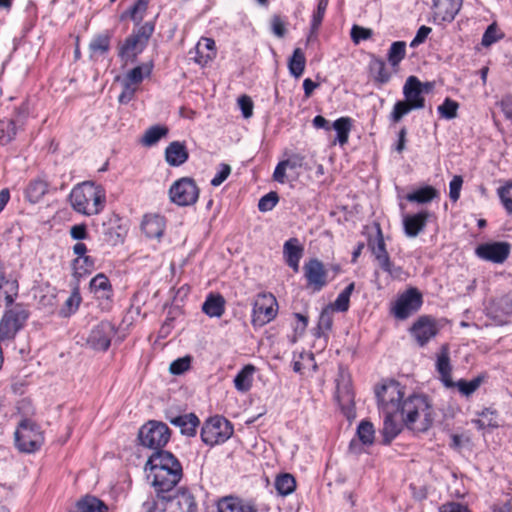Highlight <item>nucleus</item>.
<instances>
[{
  "label": "nucleus",
  "instance_id": "obj_39",
  "mask_svg": "<svg viewBox=\"0 0 512 512\" xmlns=\"http://www.w3.org/2000/svg\"><path fill=\"white\" fill-rule=\"evenodd\" d=\"M275 488L279 495L287 496L294 492L296 480L289 473L280 474L275 479Z\"/></svg>",
  "mask_w": 512,
  "mask_h": 512
},
{
  "label": "nucleus",
  "instance_id": "obj_40",
  "mask_svg": "<svg viewBox=\"0 0 512 512\" xmlns=\"http://www.w3.org/2000/svg\"><path fill=\"white\" fill-rule=\"evenodd\" d=\"M305 64L306 59L303 51L300 48H296L288 62L290 74L295 78H299L304 72Z\"/></svg>",
  "mask_w": 512,
  "mask_h": 512
},
{
  "label": "nucleus",
  "instance_id": "obj_48",
  "mask_svg": "<svg viewBox=\"0 0 512 512\" xmlns=\"http://www.w3.org/2000/svg\"><path fill=\"white\" fill-rule=\"evenodd\" d=\"M357 435L363 444L371 445L375 438L373 424L369 421H362L357 428Z\"/></svg>",
  "mask_w": 512,
  "mask_h": 512
},
{
  "label": "nucleus",
  "instance_id": "obj_5",
  "mask_svg": "<svg viewBox=\"0 0 512 512\" xmlns=\"http://www.w3.org/2000/svg\"><path fill=\"white\" fill-rule=\"evenodd\" d=\"M422 94L423 84L416 76H409L403 86L405 100L395 103L390 115L391 120L397 123L410 111L423 109L425 98Z\"/></svg>",
  "mask_w": 512,
  "mask_h": 512
},
{
  "label": "nucleus",
  "instance_id": "obj_47",
  "mask_svg": "<svg viewBox=\"0 0 512 512\" xmlns=\"http://www.w3.org/2000/svg\"><path fill=\"white\" fill-rule=\"evenodd\" d=\"M374 80L380 84H385L390 80L391 74L386 68V64L381 59H375L370 65Z\"/></svg>",
  "mask_w": 512,
  "mask_h": 512
},
{
  "label": "nucleus",
  "instance_id": "obj_49",
  "mask_svg": "<svg viewBox=\"0 0 512 512\" xmlns=\"http://www.w3.org/2000/svg\"><path fill=\"white\" fill-rule=\"evenodd\" d=\"M81 296L78 289H74L70 296L66 299L64 306L62 307L60 314L64 317L70 316L75 313L80 305Z\"/></svg>",
  "mask_w": 512,
  "mask_h": 512
},
{
  "label": "nucleus",
  "instance_id": "obj_12",
  "mask_svg": "<svg viewBox=\"0 0 512 512\" xmlns=\"http://www.w3.org/2000/svg\"><path fill=\"white\" fill-rule=\"evenodd\" d=\"M199 188L191 177H182L170 186L169 200L177 206L185 207L193 205L199 198Z\"/></svg>",
  "mask_w": 512,
  "mask_h": 512
},
{
  "label": "nucleus",
  "instance_id": "obj_50",
  "mask_svg": "<svg viewBox=\"0 0 512 512\" xmlns=\"http://www.w3.org/2000/svg\"><path fill=\"white\" fill-rule=\"evenodd\" d=\"M458 108L459 104L455 100L446 98L437 110L442 118L452 120L457 117Z\"/></svg>",
  "mask_w": 512,
  "mask_h": 512
},
{
  "label": "nucleus",
  "instance_id": "obj_60",
  "mask_svg": "<svg viewBox=\"0 0 512 512\" xmlns=\"http://www.w3.org/2000/svg\"><path fill=\"white\" fill-rule=\"evenodd\" d=\"M148 7V0H137L136 3L130 8V17L133 21L142 20Z\"/></svg>",
  "mask_w": 512,
  "mask_h": 512
},
{
  "label": "nucleus",
  "instance_id": "obj_46",
  "mask_svg": "<svg viewBox=\"0 0 512 512\" xmlns=\"http://www.w3.org/2000/svg\"><path fill=\"white\" fill-rule=\"evenodd\" d=\"M437 195V191L432 186L420 188L407 195V200L410 202L427 203L433 200Z\"/></svg>",
  "mask_w": 512,
  "mask_h": 512
},
{
  "label": "nucleus",
  "instance_id": "obj_51",
  "mask_svg": "<svg viewBox=\"0 0 512 512\" xmlns=\"http://www.w3.org/2000/svg\"><path fill=\"white\" fill-rule=\"evenodd\" d=\"M110 48V37L107 34H101L94 37L90 44L89 49L94 54H104Z\"/></svg>",
  "mask_w": 512,
  "mask_h": 512
},
{
  "label": "nucleus",
  "instance_id": "obj_55",
  "mask_svg": "<svg viewBox=\"0 0 512 512\" xmlns=\"http://www.w3.org/2000/svg\"><path fill=\"white\" fill-rule=\"evenodd\" d=\"M329 0H319L317 9L312 15L311 20V30L312 32H316L318 28L320 27L322 20L324 18V15L326 13L327 7H328Z\"/></svg>",
  "mask_w": 512,
  "mask_h": 512
},
{
  "label": "nucleus",
  "instance_id": "obj_44",
  "mask_svg": "<svg viewBox=\"0 0 512 512\" xmlns=\"http://www.w3.org/2000/svg\"><path fill=\"white\" fill-rule=\"evenodd\" d=\"M406 56V43L404 41H396L391 44L387 54L388 62L391 66L396 67Z\"/></svg>",
  "mask_w": 512,
  "mask_h": 512
},
{
  "label": "nucleus",
  "instance_id": "obj_10",
  "mask_svg": "<svg viewBox=\"0 0 512 512\" xmlns=\"http://www.w3.org/2000/svg\"><path fill=\"white\" fill-rule=\"evenodd\" d=\"M44 438L37 424L29 419L22 420L15 431V444L17 448L26 453L38 450Z\"/></svg>",
  "mask_w": 512,
  "mask_h": 512
},
{
  "label": "nucleus",
  "instance_id": "obj_41",
  "mask_svg": "<svg viewBox=\"0 0 512 512\" xmlns=\"http://www.w3.org/2000/svg\"><path fill=\"white\" fill-rule=\"evenodd\" d=\"M19 127L14 120H0V144L6 145L11 142L15 138Z\"/></svg>",
  "mask_w": 512,
  "mask_h": 512
},
{
  "label": "nucleus",
  "instance_id": "obj_57",
  "mask_svg": "<svg viewBox=\"0 0 512 512\" xmlns=\"http://www.w3.org/2000/svg\"><path fill=\"white\" fill-rule=\"evenodd\" d=\"M279 201L278 194L274 191L269 192L260 198L258 202V209L261 212L271 211Z\"/></svg>",
  "mask_w": 512,
  "mask_h": 512
},
{
  "label": "nucleus",
  "instance_id": "obj_15",
  "mask_svg": "<svg viewBox=\"0 0 512 512\" xmlns=\"http://www.w3.org/2000/svg\"><path fill=\"white\" fill-rule=\"evenodd\" d=\"M116 334L115 326L109 321H101L87 337V345L97 351H106Z\"/></svg>",
  "mask_w": 512,
  "mask_h": 512
},
{
  "label": "nucleus",
  "instance_id": "obj_59",
  "mask_svg": "<svg viewBox=\"0 0 512 512\" xmlns=\"http://www.w3.org/2000/svg\"><path fill=\"white\" fill-rule=\"evenodd\" d=\"M501 37L502 35L499 33L496 24L493 23L489 25L484 32L481 43L483 46L488 47L499 40Z\"/></svg>",
  "mask_w": 512,
  "mask_h": 512
},
{
  "label": "nucleus",
  "instance_id": "obj_34",
  "mask_svg": "<svg viewBox=\"0 0 512 512\" xmlns=\"http://www.w3.org/2000/svg\"><path fill=\"white\" fill-rule=\"evenodd\" d=\"M225 301L221 295H209L203 303V312L210 317H220L224 313Z\"/></svg>",
  "mask_w": 512,
  "mask_h": 512
},
{
  "label": "nucleus",
  "instance_id": "obj_2",
  "mask_svg": "<svg viewBox=\"0 0 512 512\" xmlns=\"http://www.w3.org/2000/svg\"><path fill=\"white\" fill-rule=\"evenodd\" d=\"M69 199L76 212L92 216L103 210L106 196L101 186L93 182H83L72 189Z\"/></svg>",
  "mask_w": 512,
  "mask_h": 512
},
{
  "label": "nucleus",
  "instance_id": "obj_31",
  "mask_svg": "<svg viewBox=\"0 0 512 512\" xmlns=\"http://www.w3.org/2000/svg\"><path fill=\"white\" fill-rule=\"evenodd\" d=\"M218 512H254L251 506L241 499L228 496L220 499L217 504Z\"/></svg>",
  "mask_w": 512,
  "mask_h": 512
},
{
  "label": "nucleus",
  "instance_id": "obj_38",
  "mask_svg": "<svg viewBox=\"0 0 512 512\" xmlns=\"http://www.w3.org/2000/svg\"><path fill=\"white\" fill-rule=\"evenodd\" d=\"M369 246L371 247L372 253L375 256L378 264L383 261H387V259L389 258V254L386 250V245H385V241L383 238V234H382L381 228L379 226H377L376 239L374 241L370 240Z\"/></svg>",
  "mask_w": 512,
  "mask_h": 512
},
{
  "label": "nucleus",
  "instance_id": "obj_1",
  "mask_svg": "<svg viewBox=\"0 0 512 512\" xmlns=\"http://www.w3.org/2000/svg\"><path fill=\"white\" fill-rule=\"evenodd\" d=\"M145 469L149 470L147 479L155 490L168 492L182 478V466L177 458L168 451H157L148 458Z\"/></svg>",
  "mask_w": 512,
  "mask_h": 512
},
{
  "label": "nucleus",
  "instance_id": "obj_7",
  "mask_svg": "<svg viewBox=\"0 0 512 512\" xmlns=\"http://www.w3.org/2000/svg\"><path fill=\"white\" fill-rule=\"evenodd\" d=\"M234 428L229 420L214 416L206 420L201 429V439L208 446L225 443L233 435Z\"/></svg>",
  "mask_w": 512,
  "mask_h": 512
},
{
  "label": "nucleus",
  "instance_id": "obj_16",
  "mask_svg": "<svg viewBox=\"0 0 512 512\" xmlns=\"http://www.w3.org/2000/svg\"><path fill=\"white\" fill-rule=\"evenodd\" d=\"M422 295L416 288L408 289L396 301L393 313L398 319H406L421 307Z\"/></svg>",
  "mask_w": 512,
  "mask_h": 512
},
{
  "label": "nucleus",
  "instance_id": "obj_43",
  "mask_svg": "<svg viewBox=\"0 0 512 512\" xmlns=\"http://www.w3.org/2000/svg\"><path fill=\"white\" fill-rule=\"evenodd\" d=\"M102 234L104 236V241L113 246L122 243L124 239V231L119 225L107 226L104 223Z\"/></svg>",
  "mask_w": 512,
  "mask_h": 512
},
{
  "label": "nucleus",
  "instance_id": "obj_17",
  "mask_svg": "<svg viewBox=\"0 0 512 512\" xmlns=\"http://www.w3.org/2000/svg\"><path fill=\"white\" fill-rule=\"evenodd\" d=\"M419 346L423 347L438 333L436 321L429 316L419 317L410 329Z\"/></svg>",
  "mask_w": 512,
  "mask_h": 512
},
{
  "label": "nucleus",
  "instance_id": "obj_33",
  "mask_svg": "<svg viewBox=\"0 0 512 512\" xmlns=\"http://www.w3.org/2000/svg\"><path fill=\"white\" fill-rule=\"evenodd\" d=\"M168 133V127L164 125H153L144 132L140 139V143L145 147H152L156 145L160 139L166 137Z\"/></svg>",
  "mask_w": 512,
  "mask_h": 512
},
{
  "label": "nucleus",
  "instance_id": "obj_30",
  "mask_svg": "<svg viewBox=\"0 0 512 512\" xmlns=\"http://www.w3.org/2000/svg\"><path fill=\"white\" fill-rule=\"evenodd\" d=\"M48 191V183L41 179L36 178L29 182L25 189L26 199L30 203H38Z\"/></svg>",
  "mask_w": 512,
  "mask_h": 512
},
{
  "label": "nucleus",
  "instance_id": "obj_36",
  "mask_svg": "<svg viewBox=\"0 0 512 512\" xmlns=\"http://www.w3.org/2000/svg\"><path fill=\"white\" fill-rule=\"evenodd\" d=\"M4 295L6 305L13 302V296L17 294V285L15 281H10L6 278L5 269L0 262V295Z\"/></svg>",
  "mask_w": 512,
  "mask_h": 512
},
{
  "label": "nucleus",
  "instance_id": "obj_24",
  "mask_svg": "<svg viewBox=\"0 0 512 512\" xmlns=\"http://www.w3.org/2000/svg\"><path fill=\"white\" fill-rule=\"evenodd\" d=\"M304 249L299 240L295 237L288 239L283 245V256L289 267L294 272L299 271V262L303 255Z\"/></svg>",
  "mask_w": 512,
  "mask_h": 512
},
{
  "label": "nucleus",
  "instance_id": "obj_35",
  "mask_svg": "<svg viewBox=\"0 0 512 512\" xmlns=\"http://www.w3.org/2000/svg\"><path fill=\"white\" fill-rule=\"evenodd\" d=\"M255 367L251 364L244 366L235 376L234 385L240 392H247L252 386Z\"/></svg>",
  "mask_w": 512,
  "mask_h": 512
},
{
  "label": "nucleus",
  "instance_id": "obj_53",
  "mask_svg": "<svg viewBox=\"0 0 512 512\" xmlns=\"http://www.w3.org/2000/svg\"><path fill=\"white\" fill-rule=\"evenodd\" d=\"M481 382L482 379L480 377L474 378L470 381L461 379L458 382L454 383V386H457L460 393L463 394L464 396H470L480 387Z\"/></svg>",
  "mask_w": 512,
  "mask_h": 512
},
{
  "label": "nucleus",
  "instance_id": "obj_56",
  "mask_svg": "<svg viewBox=\"0 0 512 512\" xmlns=\"http://www.w3.org/2000/svg\"><path fill=\"white\" fill-rule=\"evenodd\" d=\"M93 267L94 262L89 256L85 255L81 258H76L74 260V270L75 274L78 276L90 273Z\"/></svg>",
  "mask_w": 512,
  "mask_h": 512
},
{
  "label": "nucleus",
  "instance_id": "obj_29",
  "mask_svg": "<svg viewBox=\"0 0 512 512\" xmlns=\"http://www.w3.org/2000/svg\"><path fill=\"white\" fill-rule=\"evenodd\" d=\"M91 291L98 299L109 300L112 296V288L109 279L102 273L97 274L90 281Z\"/></svg>",
  "mask_w": 512,
  "mask_h": 512
},
{
  "label": "nucleus",
  "instance_id": "obj_64",
  "mask_svg": "<svg viewBox=\"0 0 512 512\" xmlns=\"http://www.w3.org/2000/svg\"><path fill=\"white\" fill-rule=\"evenodd\" d=\"M500 107L505 117L512 122V94L505 95L501 99Z\"/></svg>",
  "mask_w": 512,
  "mask_h": 512
},
{
  "label": "nucleus",
  "instance_id": "obj_6",
  "mask_svg": "<svg viewBox=\"0 0 512 512\" xmlns=\"http://www.w3.org/2000/svg\"><path fill=\"white\" fill-rule=\"evenodd\" d=\"M381 413H400L405 388L395 380L383 383L375 391Z\"/></svg>",
  "mask_w": 512,
  "mask_h": 512
},
{
  "label": "nucleus",
  "instance_id": "obj_62",
  "mask_svg": "<svg viewBox=\"0 0 512 512\" xmlns=\"http://www.w3.org/2000/svg\"><path fill=\"white\" fill-rule=\"evenodd\" d=\"M463 184V179L459 175H455L449 184V197L453 202H456L460 197V191Z\"/></svg>",
  "mask_w": 512,
  "mask_h": 512
},
{
  "label": "nucleus",
  "instance_id": "obj_3",
  "mask_svg": "<svg viewBox=\"0 0 512 512\" xmlns=\"http://www.w3.org/2000/svg\"><path fill=\"white\" fill-rule=\"evenodd\" d=\"M405 426L414 432H426L433 424L434 411L426 397L411 395L401 406Z\"/></svg>",
  "mask_w": 512,
  "mask_h": 512
},
{
  "label": "nucleus",
  "instance_id": "obj_14",
  "mask_svg": "<svg viewBox=\"0 0 512 512\" xmlns=\"http://www.w3.org/2000/svg\"><path fill=\"white\" fill-rule=\"evenodd\" d=\"M303 271L307 287L313 292H320L328 284V271L319 259L312 258L305 262Z\"/></svg>",
  "mask_w": 512,
  "mask_h": 512
},
{
  "label": "nucleus",
  "instance_id": "obj_11",
  "mask_svg": "<svg viewBox=\"0 0 512 512\" xmlns=\"http://www.w3.org/2000/svg\"><path fill=\"white\" fill-rule=\"evenodd\" d=\"M28 317L29 312L22 304L7 309L0 320V342L14 339Z\"/></svg>",
  "mask_w": 512,
  "mask_h": 512
},
{
  "label": "nucleus",
  "instance_id": "obj_22",
  "mask_svg": "<svg viewBox=\"0 0 512 512\" xmlns=\"http://www.w3.org/2000/svg\"><path fill=\"white\" fill-rule=\"evenodd\" d=\"M336 398L342 408H349L354 402L350 377L344 371H340L336 380Z\"/></svg>",
  "mask_w": 512,
  "mask_h": 512
},
{
  "label": "nucleus",
  "instance_id": "obj_26",
  "mask_svg": "<svg viewBox=\"0 0 512 512\" xmlns=\"http://www.w3.org/2000/svg\"><path fill=\"white\" fill-rule=\"evenodd\" d=\"M429 216V212L425 210L405 216L403 219L405 234L411 238L416 237L425 228Z\"/></svg>",
  "mask_w": 512,
  "mask_h": 512
},
{
  "label": "nucleus",
  "instance_id": "obj_9",
  "mask_svg": "<svg viewBox=\"0 0 512 512\" xmlns=\"http://www.w3.org/2000/svg\"><path fill=\"white\" fill-rule=\"evenodd\" d=\"M138 438L142 446L154 452L163 451L170 439V430L165 423L152 420L140 428Z\"/></svg>",
  "mask_w": 512,
  "mask_h": 512
},
{
  "label": "nucleus",
  "instance_id": "obj_58",
  "mask_svg": "<svg viewBox=\"0 0 512 512\" xmlns=\"http://www.w3.org/2000/svg\"><path fill=\"white\" fill-rule=\"evenodd\" d=\"M191 358L185 356L174 360L169 367L171 374L180 375L190 368Z\"/></svg>",
  "mask_w": 512,
  "mask_h": 512
},
{
  "label": "nucleus",
  "instance_id": "obj_52",
  "mask_svg": "<svg viewBox=\"0 0 512 512\" xmlns=\"http://www.w3.org/2000/svg\"><path fill=\"white\" fill-rule=\"evenodd\" d=\"M497 194L508 214H512V181L506 182L497 189Z\"/></svg>",
  "mask_w": 512,
  "mask_h": 512
},
{
  "label": "nucleus",
  "instance_id": "obj_61",
  "mask_svg": "<svg viewBox=\"0 0 512 512\" xmlns=\"http://www.w3.org/2000/svg\"><path fill=\"white\" fill-rule=\"evenodd\" d=\"M372 30L364 28L358 25H354L351 29V39L355 44H358L362 40L371 38Z\"/></svg>",
  "mask_w": 512,
  "mask_h": 512
},
{
  "label": "nucleus",
  "instance_id": "obj_4",
  "mask_svg": "<svg viewBox=\"0 0 512 512\" xmlns=\"http://www.w3.org/2000/svg\"><path fill=\"white\" fill-rule=\"evenodd\" d=\"M143 508L145 512H197L198 503L190 489L180 488L157 501L152 499L144 502Z\"/></svg>",
  "mask_w": 512,
  "mask_h": 512
},
{
  "label": "nucleus",
  "instance_id": "obj_8",
  "mask_svg": "<svg viewBox=\"0 0 512 512\" xmlns=\"http://www.w3.org/2000/svg\"><path fill=\"white\" fill-rule=\"evenodd\" d=\"M154 25L146 22L128 36L119 49V56L124 61H133L144 50L153 34Z\"/></svg>",
  "mask_w": 512,
  "mask_h": 512
},
{
  "label": "nucleus",
  "instance_id": "obj_28",
  "mask_svg": "<svg viewBox=\"0 0 512 512\" xmlns=\"http://www.w3.org/2000/svg\"><path fill=\"white\" fill-rule=\"evenodd\" d=\"M170 423L180 428V432L186 436H195L197 427L200 423L198 417L193 414L180 415L174 418H170Z\"/></svg>",
  "mask_w": 512,
  "mask_h": 512
},
{
  "label": "nucleus",
  "instance_id": "obj_20",
  "mask_svg": "<svg viewBox=\"0 0 512 512\" xmlns=\"http://www.w3.org/2000/svg\"><path fill=\"white\" fill-rule=\"evenodd\" d=\"M383 422V441L389 444L401 431L405 425V416L400 413H382Z\"/></svg>",
  "mask_w": 512,
  "mask_h": 512
},
{
  "label": "nucleus",
  "instance_id": "obj_19",
  "mask_svg": "<svg viewBox=\"0 0 512 512\" xmlns=\"http://www.w3.org/2000/svg\"><path fill=\"white\" fill-rule=\"evenodd\" d=\"M509 253L510 244L507 242L486 243L476 248L478 257L494 263H503L508 258Z\"/></svg>",
  "mask_w": 512,
  "mask_h": 512
},
{
  "label": "nucleus",
  "instance_id": "obj_18",
  "mask_svg": "<svg viewBox=\"0 0 512 512\" xmlns=\"http://www.w3.org/2000/svg\"><path fill=\"white\" fill-rule=\"evenodd\" d=\"M463 0H433L432 13L435 23L452 22L462 7Z\"/></svg>",
  "mask_w": 512,
  "mask_h": 512
},
{
  "label": "nucleus",
  "instance_id": "obj_32",
  "mask_svg": "<svg viewBox=\"0 0 512 512\" xmlns=\"http://www.w3.org/2000/svg\"><path fill=\"white\" fill-rule=\"evenodd\" d=\"M152 69V63H144L136 66L126 74L123 81L137 88L145 78L150 77Z\"/></svg>",
  "mask_w": 512,
  "mask_h": 512
},
{
  "label": "nucleus",
  "instance_id": "obj_37",
  "mask_svg": "<svg viewBox=\"0 0 512 512\" xmlns=\"http://www.w3.org/2000/svg\"><path fill=\"white\" fill-rule=\"evenodd\" d=\"M105 504L94 496H85L75 505L74 512H105Z\"/></svg>",
  "mask_w": 512,
  "mask_h": 512
},
{
  "label": "nucleus",
  "instance_id": "obj_23",
  "mask_svg": "<svg viewBox=\"0 0 512 512\" xmlns=\"http://www.w3.org/2000/svg\"><path fill=\"white\" fill-rule=\"evenodd\" d=\"M436 369L444 385L449 388L454 387L455 384L451 378L452 367L450 364V349L448 344H443L440 347L437 355Z\"/></svg>",
  "mask_w": 512,
  "mask_h": 512
},
{
  "label": "nucleus",
  "instance_id": "obj_45",
  "mask_svg": "<svg viewBox=\"0 0 512 512\" xmlns=\"http://www.w3.org/2000/svg\"><path fill=\"white\" fill-rule=\"evenodd\" d=\"M355 283H350L331 304V308L338 312H346L349 309L350 296L354 291Z\"/></svg>",
  "mask_w": 512,
  "mask_h": 512
},
{
  "label": "nucleus",
  "instance_id": "obj_21",
  "mask_svg": "<svg viewBox=\"0 0 512 512\" xmlns=\"http://www.w3.org/2000/svg\"><path fill=\"white\" fill-rule=\"evenodd\" d=\"M165 161L171 167H179L187 162L189 152L185 142L172 141L165 148Z\"/></svg>",
  "mask_w": 512,
  "mask_h": 512
},
{
  "label": "nucleus",
  "instance_id": "obj_27",
  "mask_svg": "<svg viewBox=\"0 0 512 512\" xmlns=\"http://www.w3.org/2000/svg\"><path fill=\"white\" fill-rule=\"evenodd\" d=\"M141 229L148 238L159 239L165 229V220L157 214L145 215L141 223Z\"/></svg>",
  "mask_w": 512,
  "mask_h": 512
},
{
  "label": "nucleus",
  "instance_id": "obj_25",
  "mask_svg": "<svg viewBox=\"0 0 512 512\" xmlns=\"http://www.w3.org/2000/svg\"><path fill=\"white\" fill-rule=\"evenodd\" d=\"M194 60L201 66L207 65L217 54L215 41L212 38H201L195 47Z\"/></svg>",
  "mask_w": 512,
  "mask_h": 512
},
{
  "label": "nucleus",
  "instance_id": "obj_63",
  "mask_svg": "<svg viewBox=\"0 0 512 512\" xmlns=\"http://www.w3.org/2000/svg\"><path fill=\"white\" fill-rule=\"evenodd\" d=\"M231 167L228 164H221L219 172L211 180L212 186H220L230 175Z\"/></svg>",
  "mask_w": 512,
  "mask_h": 512
},
{
  "label": "nucleus",
  "instance_id": "obj_13",
  "mask_svg": "<svg viewBox=\"0 0 512 512\" xmlns=\"http://www.w3.org/2000/svg\"><path fill=\"white\" fill-rule=\"evenodd\" d=\"M277 310V300L271 293L258 294L253 305V325L261 327L269 323L276 317Z\"/></svg>",
  "mask_w": 512,
  "mask_h": 512
},
{
  "label": "nucleus",
  "instance_id": "obj_42",
  "mask_svg": "<svg viewBox=\"0 0 512 512\" xmlns=\"http://www.w3.org/2000/svg\"><path fill=\"white\" fill-rule=\"evenodd\" d=\"M333 128L337 132V140L341 145H345L349 139V133L352 128V121L349 117H341L334 121Z\"/></svg>",
  "mask_w": 512,
  "mask_h": 512
},
{
  "label": "nucleus",
  "instance_id": "obj_54",
  "mask_svg": "<svg viewBox=\"0 0 512 512\" xmlns=\"http://www.w3.org/2000/svg\"><path fill=\"white\" fill-rule=\"evenodd\" d=\"M381 269L389 274V276L394 280H404L406 273L400 266H396L391 260L390 257L387 261H383L379 263Z\"/></svg>",
  "mask_w": 512,
  "mask_h": 512
}]
</instances>
